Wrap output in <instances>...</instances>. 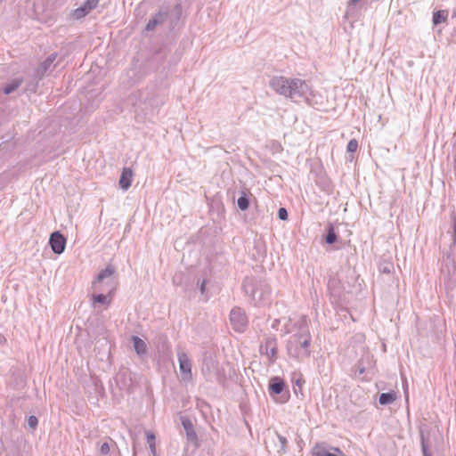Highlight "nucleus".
Listing matches in <instances>:
<instances>
[{"label": "nucleus", "mask_w": 456, "mask_h": 456, "mask_svg": "<svg viewBox=\"0 0 456 456\" xmlns=\"http://www.w3.org/2000/svg\"><path fill=\"white\" fill-rule=\"evenodd\" d=\"M312 336L308 327V321L303 316L297 322V330L289 337L287 342V353L290 358L303 362L311 355Z\"/></svg>", "instance_id": "f257e3e1"}, {"label": "nucleus", "mask_w": 456, "mask_h": 456, "mask_svg": "<svg viewBox=\"0 0 456 456\" xmlns=\"http://www.w3.org/2000/svg\"><path fill=\"white\" fill-rule=\"evenodd\" d=\"M270 87L277 94L285 97L297 101V99H305L311 105H314L309 99L311 94V87L309 84L300 78H288L285 77H273L269 82Z\"/></svg>", "instance_id": "f03ea898"}, {"label": "nucleus", "mask_w": 456, "mask_h": 456, "mask_svg": "<svg viewBox=\"0 0 456 456\" xmlns=\"http://www.w3.org/2000/svg\"><path fill=\"white\" fill-rule=\"evenodd\" d=\"M245 294L249 296L256 305L267 303L271 294L269 285L264 281L253 277H246L242 282Z\"/></svg>", "instance_id": "7ed1b4c3"}, {"label": "nucleus", "mask_w": 456, "mask_h": 456, "mask_svg": "<svg viewBox=\"0 0 456 456\" xmlns=\"http://www.w3.org/2000/svg\"><path fill=\"white\" fill-rule=\"evenodd\" d=\"M349 286H346L338 275H335L330 278L328 281V290L330 297L336 301H346L347 299L346 295L350 292Z\"/></svg>", "instance_id": "20e7f679"}, {"label": "nucleus", "mask_w": 456, "mask_h": 456, "mask_svg": "<svg viewBox=\"0 0 456 456\" xmlns=\"http://www.w3.org/2000/svg\"><path fill=\"white\" fill-rule=\"evenodd\" d=\"M265 444L269 452L284 454L286 452L288 440L277 431H273L268 434L267 438L265 440Z\"/></svg>", "instance_id": "39448f33"}, {"label": "nucleus", "mask_w": 456, "mask_h": 456, "mask_svg": "<svg viewBox=\"0 0 456 456\" xmlns=\"http://www.w3.org/2000/svg\"><path fill=\"white\" fill-rule=\"evenodd\" d=\"M286 387V383L283 379L278 376H274L270 379L268 384V391L271 396L280 395V398L276 402L280 403H287L289 399V393H283Z\"/></svg>", "instance_id": "423d86ee"}, {"label": "nucleus", "mask_w": 456, "mask_h": 456, "mask_svg": "<svg viewBox=\"0 0 456 456\" xmlns=\"http://www.w3.org/2000/svg\"><path fill=\"white\" fill-rule=\"evenodd\" d=\"M230 322L234 330L238 332L245 331L248 325V318L246 314L240 307H235L231 311Z\"/></svg>", "instance_id": "0eeeda50"}, {"label": "nucleus", "mask_w": 456, "mask_h": 456, "mask_svg": "<svg viewBox=\"0 0 456 456\" xmlns=\"http://www.w3.org/2000/svg\"><path fill=\"white\" fill-rule=\"evenodd\" d=\"M311 456H346L339 448L317 443L311 450Z\"/></svg>", "instance_id": "6e6552de"}, {"label": "nucleus", "mask_w": 456, "mask_h": 456, "mask_svg": "<svg viewBox=\"0 0 456 456\" xmlns=\"http://www.w3.org/2000/svg\"><path fill=\"white\" fill-rule=\"evenodd\" d=\"M67 240L60 231H54L49 238V244L54 254L60 255L64 252Z\"/></svg>", "instance_id": "1a4fd4ad"}, {"label": "nucleus", "mask_w": 456, "mask_h": 456, "mask_svg": "<svg viewBox=\"0 0 456 456\" xmlns=\"http://www.w3.org/2000/svg\"><path fill=\"white\" fill-rule=\"evenodd\" d=\"M260 353L265 354L271 363H273L277 359L278 346L275 338H267L265 344L260 346Z\"/></svg>", "instance_id": "9d476101"}, {"label": "nucleus", "mask_w": 456, "mask_h": 456, "mask_svg": "<svg viewBox=\"0 0 456 456\" xmlns=\"http://www.w3.org/2000/svg\"><path fill=\"white\" fill-rule=\"evenodd\" d=\"M177 357L183 380H191L192 378L191 360L184 352H178Z\"/></svg>", "instance_id": "9b49d317"}, {"label": "nucleus", "mask_w": 456, "mask_h": 456, "mask_svg": "<svg viewBox=\"0 0 456 456\" xmlns=\"http://www.w3.org/2000/svg\"><path fill=\"white\" fill-rule=\"evenodd\" d=\"M167 51L165 49H160L156 52L152 56V61L161 62L163 69H169L172 65H175L178 61V58L174 61L167 60Z\"/></svg>", "instance_id": "f8f14e48"}, {"label": "nucleus", "mask_w": 456, "mask_h": 456, "mask_svg": "<svg viewBox=\"0 0 456 456\" xmlns=\"http://www.w3.org/2000/svg\"><path fill=\"white\" fill-rule=\"evenodd\" d=\"M167 18V12H158L152 18L149 20L145 26L146 31H153L156 27L159 24H162Z\"/></svg>", "instance_id": "ddd939ff"}, {"label": "nucleus", "mask_w": 456, "mask_h": 456, "mask_svg": "<svg viewBox=\"0 0 456 456\" xmlns=\"http://www.w3.org/2000/svg\"><path fill=\"white\" fill-rule=\"evenodd\" d=\"M133 172L129 167H124L119 177L118 184L124 191H127L132 183Z\"/></svg>", "instance_id": "4468645a"}, {"label": "nucleus", "mask_w": 456, "mask_h": 456, "mask_svg": "<svg viewBox=\"0 0 456 456\" xmlns=\"http://www.w3.org/2000/svg\"><path fill=\"white\" fill-rule=\"evenodd\" d=\"M182 425L185 431L187 440L189 442H196L197 441V434L194 431V427L192 421L188 418H182Z\"/></svg>", "instance_id": "2eb2a0df"}, {"label": "nucleus", "mask_w": 456, "mask_h": 456, "mask_svg": "<svg viewBox=\"0 0 456 456\" xmlns=\"http://www.w3.org/2000/svg\"><path fill=\"white\" fill-rule=\"evenodd\" d=\"M107 284L110 285L111 286V289H110V291L108 292L107 295H104V294H97V295H94L93 297V305H94L96 303L98 304H102V305H104V304H110V300H108V297H111L112 295L114 294V291L116 289L115 286H114V281H108Z\"/></svg>", "instance_id": "dca6fc26"}, {"label": "nucleus", "mask_w": 456, "mask_h": 456, "mask_svg": "<svg viewBox=\"0 0 456 456\" xmlns=\"http://www.w3.org/2000/svg\"><path fill=\"white\" fill-rule=\"evenodd\" d=\"M115 267L111 265L106 266L105 269L102 270L96 276L95 281L93 282V286L97 289V284L102 283L105 279L110 278L115 273Z\"/></svg>", "instance_id": "f3484780"}, {"label": "nucleus", "mask_w": 456, "mask_h": 456, "mask_svg": "<svg viewBox=\"0 0 456 456\" xmlns=\"http://www.w3.org/2000/svg\"><path fill=\"white\" fill-rule=\"evenodd\" d=\"M421 452L423 456H432L430 452V444L428 434H426L424 430L419 431Z\"/></svg>", "instance_id": "a211bd4d"}, {"label": "nucleus", "mask_w": 456, "mask_h": 456, "mask_svg": "<svg viewBox=\"0 0 456 456\" xmlns=\"http://www.w3.org/2000/svg\"><path fill=\"white\" fill-rule=\"evenodd\" d=\"M131 339L136 354L138 355L145 354L147 352L146 343L138 336H132Z\"/></svg>", "instance_id": "6ab92c4d"}, {"label": "nucleus", "mask_w": 456, "mask_h": 456, "mask_svg": "<svg viewBox=\"0 0 456 456\" xmlns=\"http://www.w3.org/2000/svg\"><path fill=\"white\" fill-rule=\"evenodd\" d=\"M249 203L250 200L248 194L245 191H241L237 200L238 208L242 211H246L249 207Z\"/></svg>", "instance_id": "aec40b11"}, {"label": "nucleus", "mask_w": 456, "mask_h": 456, "mask_svg": "<svg viewBox=\"0 0 456 456\" xmlns=\"http://www.w3.org/2000/svg\"><path fill=\"white\" fill-rule=\"evenodd\" d=\"M396 399V394L394 391L382 393L379 395V402L381 405L393 403Z\"/></svg>", "instance_id": "412c9836"}, {"label": "nucleus", "mask_w": 456, "mask_h": 456, "mask_svg": "<svg viewBox=\"0 0 456 456\" xmlns=\"http://www.w3.org/2000/svg\"><path fill=\"white\" fill-rule=\"evenodd\" d=\"M448 17L447 10H439L433 13L432 22L435 26H437L443 22H445Z\"/></svg>", "instance_id": "4be33fe9"}, {"label": "nucleus", "mask_w": 456, "mask_h": 456, "mask_svg": "<svg viewBox=\"0 0 456 456\" xmlns=\"http://www.w3.org/2000/svg\"><path fill=\"white\" fill-rule=\"evenodd\" d=\"M327 244L332 245L338 240V234L332 224H329L327 226V233L324 237Z\"/></svg>", "instance_id": "5701e85b"}, {"label": "nucleus", "mask_w": 456, "mask_h": 456, "mask_svg": "<svg viewBox=\"0 0 456 456\" xmlns=\"http://www.w3.org/2000/svg\"><path fill=\"white\" fill-rule=\"evenodd\" d=\"M22 83L21 78H14L10 83L6 84L3 89L4 94L13 93Z\"/></svg>", "instance_id": "b1692460"}, {"label": "nucleus", "mask_w": 456, "mask_h": 456, "mask_svg": "<svg viewBox=\"0 0 456 456\" xmlns=\"http://www.w3.org/2000/svg\"><path fill=\"white\" fill-rule=\"evenodd\" d=\"M89 12V10H87V8L82 4L80 7L72 11L71 16L74 20H80L86 16Z\"/></svg>", "instance_id": "393cba45"}, {"label": "nucleus", "mask_w": 456, "mask_h": 456, "mask_svg": "<svg viewBox=\"0 0 456 456\" xmlns=\"http://www.w3.org/2000/svg\"><path fill=\"white\" fill-rule=\"evenodd\" d=\"M131 373L128 371H124L119 374L118 383L122 384V388L129 387L132 384V378L130 377Z\"/></svg>", "instance_id": "a878e982"}, {"label": "nucleus", "mask_w": 456, "mask_h": 456, "mask_svg": "<svg viewBox=\"0 0 456 456\" xmlns=\"http://www.w3.org/2000/svg\"><path fill=\"white\" fill-rule=\"evenodd\" d=\"M56 57H57V54L56 53H52L50 54L45 60V61H43L40 65V69L45 72L48 70V69L50 68V66L53 64V62L56 60Z\"/></svg>", "instance_id": "bb28decb"}, {"label": "nucleus", "mask_w": 456, "mask_h": 456, "mask_svg": "<svg viewBox=\"0 0 456 456\" xmlns=\"http://www.w3.org/2000/svg\"><path fill=\"white\" fill-rule=\"evenodd\" d=\"M358 149V142L356 139H352L348 142L346 151L349 153H354Z\"/></svg>", "instance_id": "cd10ccee"}, {"label": "nucleus", "mask_w": 456, "mask_h": 456, "mask_svg": "<svg viewBox=\"0 0 456 456\" xmlns=\"http://www.w3.org/2000/svg\"><path fill=\"white\" fill-rule=\"evenodd\" d=\"M304 383L305 380L301 377L294 380L293 390L296 395H297L298 392H301V387Z\"/></svg>", "instance_id": "c85d7f7f"}, {"label": "nucleus", "mask_w": 456, "mask_h": 456, "mask_svg": "<svg viewBox=\"0 0 456 456\" xmlns=\"http://www.w3.org/2000/svg\"><path fill=\"white\" fill-rule=\"evenodd\" d=\"M100 0H86V2L83 4L89 12L96 8L98 5Z\"/></svg>", "instance_id": "c756f323"}, {"label": "nucleus", "mask_w": 456, "mask_h": 456, "mask_svg": "<svg viewBox=\"0 0 456 456\" xmlns=\"http://www.w3.org/2000/svg\"><path fill=\"white\" fill-rule=\"evenodd\" d=\"M146 438H147V443L150 446V449H154V445H155V436L153 433L151 432H147L146 433Z\"/></svg>", "instance_id": "7c9ffc66"}, {"label": "nucleus", "mask_w": 456, "mask_h": 456, "mask_svg": "<svg viewBox=\"0 0 456 456\" xmlns=\"http://www.w3.org/2000/svg\"><path fill=\"white\" fill-rule=\"evenodd\" d=\"M28 425L30 428L35 429L38 425V419L36 416L31 415L28 419Z\"/></svg>", "instance_id": "2f4dec72"}, {"label": "nucleus", "mask_w": 456, "mask_h": 456, "mask_svg": "<svg viewBox=\"0 0 456 456\" xmlns=\"http://www.w3.org/2000/svg\"><path fill=\"white\" fill-rule=\"evenodd\" d=\"M278 217L282 221H286L289 217L288 211L285 208H280L278 210Z\"/></svg>", "instance_id": "473e14b6"}, {"label": "nucleus", "mask_w": 456, "mask_h": 456, "mask_svg": "<svg viewBox=\"0 0 456 456\" xmlns=\"http://www.w3.org/2000/svg\"><path fill=\"white\" fill-rule=\"evenodd\" d=\"M110 444L105 442L101 445L100 452L103 455H107L110 452Z\"/></svg>", "instance_id": "72a5a7b5"}, {"label": "nucleus", "mask_w": 456, "mask_h": 456, "mask_svg": "<svg viewBox=\"0 0 456 456\" xmlns=\"http://www.w3.org/2000/svg\"><path fill=\"white\" fill-rule=\"evenodd\" d=\"M360 0H349L347 4L346 13H349L353 7L359 2Z\"/></svg>", "instance_id": "f704fd0d"}, {"label": "nucleus", "mask_w": 456, "mask_h": 456, "mask_svg": "<svg viewBox=\"0 0 456 456\" xmlns=\"http://www.w3.org/2000/svg\"><path fill=\"white\" fill-rule=\"evenodd\" d=\"M393 267L392 264H387V265H385L381 271L383 273H389L391 272V268Z\"/></svg>", "instance_id": "c9c22d12"}, {"label": "nucleus", "mask_w": 456, "mask_h": 456, "mask_svg": "<svg viewBox=\"0 0 456 456\" xmlns=\"http://www.w3.org/2000/svg\"><path fill=\"white\" fill-rule=\"evenodd\" d=\"M200 290L201 294L205 293V290H206V281L205 280H203L202 282L200 283Z\"/></svg>", "instance_id": "e433bc0d"}, {"label": "nucleus", "mask_w": 456, "mask_h": 456, "mask_svg": "<svg viewBox=\"0 0 456 456\" xmlns=\"http://www.w3.org/2000/svg\"><path fill=\"white\" fill-rule=\"evenodd\" d=\"M206 371L210 372V368H209V367L207 365V363L205 362V363H204V366H203V368H202V372L205 374V373H206Z\"/></svg>", "instance_id": "4c0bfd02"}, {"label": "nucleus", "mask_w": 456, "mask_h": 456, "mask_svg": "<svg viewBox=\"0 0 456 456\" xmlns=\"http://www.w3.org/2000/svg\"><path fill=\"white\" fill-rule=\"evenodd\" d=\"M5 342H6V338H4V336L0 334V345H4V344H5Z\"/></svg>", "instance_id": "58836bf2"}, {"label": "nucleus", "mask_w": 456, "mask_h": 456, "mask_svg": "<svg viewBox=\"0 0 456 456\" xmlns=\"http://www.w3.org/2000/svg\"><path fill=\"white\" fill-rule=\"evenodd\" d=\"M453 234H456V216H453Z\"/></svg>", "instance_id": "ea45409f"}, {"label": "nucleus", "mask_w": 456, "mask_h": 456, "mask_svg": "<svg viewBox=\"0 0 456 456\" xmlns=\"http://www.w3.org/2000/svg\"><path fill=\"white\" fill-rule=\"evenodd\" d=\"M452 244L454 246L456 245V234H453V236H452Z\"/></svg>", "instance_id": "a19ab883"}, {"label": "nucleus", "mask_w": 456, "mask_h": 456, "mask_svg": "<svg viewBox=\"0 0 456 456\" xmlns=\"http://www.w3.org/2000/svg\"><path fill=\"white\" fill-rule=\"evenodd\" d=\"M279 322H280V321H279L278 319H276V320L274 321V323L273 324V328H274V327H275V325H277V323H279Z\"/></svg>", "instance_id": "79ce46f5"}, {"label": "nucleus", "mask_w": 456, "mask_h": 456, "mask_svg": "<svg viewBox=\"0 0 456 456\" xmlns=\"http://www.w3.org/2000/svg\"><path fill=\"white\" fill-rule=\"evenodd\" d=\"M454 170L456 171V153H455V156H454Z\"/></svg>", "instance_id": "37998d69"}, {"label": "nucleus", "mask_w": 456, "mask_h": 456, "mask_svg": "<svg viewBox=\"0 0 456 456\" xmlns=\"http://www.w3.org/2000/svg\"><path fill=\"white\" fill-rule=\"evenodd\" d=\"M151 452H152L153 454H155L156 447L154 446V449H151Z\"/></svg>", "instance_id": "c03bdc74"}, {"label": "nucleus", "mask_w": 456, "mask_h": 456, "mask_svg": "<svg viewBox=\"0 0 456 456\" xmlns=\"http://www.w3.org/2000/svg\"><path fill=\"white\" fill-rule=\"evenodd\" d=\"M3 0H0V3L2 2Z\"/></svg>", "instance_id": "a18cd8bd"}]
</instances>
